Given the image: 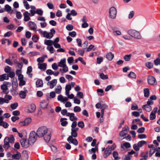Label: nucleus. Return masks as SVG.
Segmentation results:
<instances>
[{
  "mask_svg": "<svg viewBox=\"0 0 160 160\" xmlns=\"http://www.w3.org/2000/svg\"><path fill=\"white\" fill-rule=\"evenodd\" d=\"M18 105L17 103H15L11 105V107L12 109H15L18 106Z\"/></svg>",
  "mask_w": 160,
  "mask_h": 160,
  "instance_id": "54",
  "label": "nucleus"
},
{
  "mask_svg": "<svg viewBox=\"0 0 160 160\" xmlns=\"http://www.w3.org/2000/svg\"><path fill=\"white\" fill-rule=\"evenodd\" d=\"M44 57H40V58H38L37 59V62H39V63L43 62L44 61Z\"/></svg>",
  "mask_w": 160,
  "mask_h": 160,
  "instance_id": "55",
  "label": "nucleus"
},
{
  "mask_svg": "<svg viewBox=\"0 0 160 160\" xmlns=\"http://www.w3.org/2000/svg\"><path fill=\"white\" fill-rule=\"evenodd\" d=\"M57 82L56 79H54L51 81L48 82L47 83V85L49 86L51 89H52L56 86Z\"/></svg>",
  "mask_w": 160,
  "mask_h": 160,
  "instance_id": "11",
  "label": "nucleus"
},
{
  "mask_svg": "<svg viewBox=\"0 0 160 160\" xmlns=\"http://www.w3.org/2000/svg\"><path fill=\"white\" fill-rule=\"evenodd\" d=\"M155 156L157 157H160V148H158V150L155 153Z\"/></svg>",
  "mask_w": 160,
  "mask_h": 160,
  "instance_id": "64",
  "label": "nucleus"
},
{
  "mask_svg": "<svg viewBox=\"0 0 160 160\" xmlns=\"http://www.w3.org/2000/svg\"><path fill=\"white\" fill-rule=\"evenodd\" d=\"M128 76L131 78H135L136 77V74L133 72H131L128 74Z\"/></svg>",
  "mask_w": 160,
  "mask_h": 160,
  "instance_id": "40",
  "label": "nucleus"
},
{
  "mask_svg": "<svg viewBox=\"0 0 160 160\" xmlns=\"http://www.w3.org/2000/svg\"><path fill=\"white\" fill-rule=\"evenodd\" d=\"M157 112V109L154 108L153 110L152 111L150 115V120H153L156 117V113Z\"/></svg>",
  "mask_w": 160,
  "mask_h": 160,
  "instance_id": "16",
  "label": "nucleus"
},
{
  "mask_svg": "<svg viewBox=\"0 0 160 160\" xmlns=\"http://www.w3.org/2000/svg\"><path fill=\"white\" fill-rule=\"evenodd\" d=\"M147 79L148 83L149 84L156 85L157 84L156 79L152 76H148Z\"/></svg>",
  "mask_w": 160,
  "mask_h": 160,
  "instance_id": "8",
  "label": "nucleus"
},
{
  "mask_svg": "<svg viewBox=\"0 0 160 160\" xmlns=\"http://www.w3.org/2000/svg\"><path fill=\"white\" fill-rule=\"evenodd\" d=\"M123 146L127 148H129L131 147L130 144L128 142H126L123 143Z\"/></svg>",
  "mask_w": 160,
  "mask_h": 160,
  "instance_id": "50",
  "label": "nucleus"
},
{
  "mask_svg": "<svg viewBox=\"0 0 160 160\" xmlns=\"http://www.w3.org/2000/svg\"><path fill=\"white\" fill-rule=\"evenodd\" d=\"M28 23L29 26L31 29L33 30H36L37 28V26L36 24L34 22L30 21Z\"/></svg>",
  "mask_w": 160,
  "mask_h": 160,
  "instance_id": "20",
  "label": "nucleus"
},
{
  "mask_svg": "<svg viewBox=\"0 0 160 160\" xmlns=\"http://www.w3.org/2000/svg\"><path fill=\"white\" fill-rule=\"evenodd\" d=\"M53 43V41L51 40H46L44 41V44L48 46L52 45Z\"/></svg>",
  "mask_w": 160,
  "mask_h": 160,
  "instance_id": "31",
  "label": "nucleus"
},
{
  "mask_svg": "<svg viewBox=\"0 0 160 160\" xmlns=\"http://www.w3.org/2000/svg\"><path fill=\"white\" fill-rule=\"evenodd\" d=\"M22 147L27 148L29 146L28 142H27L26 139L25 138H22L20 141Z\"/></svg>",
  "mask_w": 160,
  "mask_h": 160,
  "instance_id": "13",
  "label": "nucleus"
},
{
  "mask_svg": "<svg viewBox=\"0 0 160 160\" xmlns=\"http://www.w3.org/2000/svg\"><path fill=\"white\" fill-rule=\"evenodd\" d=\"M160 59L158 58H157L154 61L155 64L157 66L159 64H160Z\"/></svg>",
  "mask_w": 160,
  "mask_h": 160,
  "instance_id": "59",
  "label": "nucleus"
},
{
  "mask_svg": "<svg viewBox=\"0 0 160 160\" xmlns=\"http://www.w3.org/2000/svg\"><path fill=\"white\" fill-rule=\"evenodd\" d=\"M50 31V32H49L45 31L44 37L47 38L51 39L53 37V34L55 32V31L53 28L51 29Z\"/></svg>",
  "mask_w": 160,
  "mask_h": 160,
  "instance_id": "7",
  "label": "nucleus"
},
{
  "mask_svg": "<svg viewBox=\"0 0 160 160\" xmlns=\"http://www.w3.org/2000/svg\"><path fill=\"white\" fill-rule=\"evenodd\" d=\"M131 56V54L126 55L123 57V58L125 61H128L130 60Z\"/></svg>",
  "mask_w": 160,
  "mask_h": 160,
  "instance_id": "34",
  "label": "nucleus"
},
{
  "mask_svg": "<svg viewBox=\"0 0 160 160\" xmlns=\"http://www.w3.org/2000/svg\"><path fill=\"white\" fill-rule=\"evenodd\" d=\"M37 138L35 132L34 131L31 132L30 133L28 141L29 145H32L36 141Z\"/></svg>",
  "mask_w": 160,
  "mask_h": 160,
  "instance_id": "4",
  "label": "nucleus"
},
{
  "mask_svg": "<svg viewBox=\"0 0 160 160\" xmlns=\"http://www.w3.org/2000/svg\"><path fill=\"white\" fill-rule=\"evenodd\" d=\"M47 5L48 8L49 9H52L54 8V6L53 4L51 2L48 3Z\"/></svg>",
  "mask_w": 160,
  "mask_h": 160,
  "instance_id": "43",
  "label": "nucleus"
},
{
  "mask_svg": "<svg viewBox=\"0 0 160 160\" xmlns=\"http://www.w3.org/2000/svg\"><path fill=\"white\" fill-rule=\"evenodd\" d=\"M62 88L61 85H58L55 89V92L57 94H59L61 93Z\"/></svg>",
  "mask_w": 160,
  "mask_h": 160,
  "instance_id": "33",
  "label": "nucleus"
},
{
  "mask_svg": "<svg viewBox=\"0 0 160 160\" xmlns=\"http://www.w3.org/2000/svg\"><path fill=\"white\" fill-rule=\"evenodd\" d=\"M77 125V122L76 121H73L71 125V127L72 128L71 129H76L77 128H76V127Z\"/></svg>",
  "mask_w": 160,
  "mask_h": 160,
  "instance_id": "56",
  "label": "nucleus"
},
{
  "mask_svg": "<svg viewBox=\"0 0 160 160\" xmlns=\"http://www.w3.org/2000/svg\"><path fill=\"white\" fill-rule=\"evenodd\" d=\"M67 119L66 118H61L60 119V121L61 122V125L63 127L66 126L68 123V122L66 120Z\"/></svg>",
  "mask_w": 160,
  "mask_h": 160,
  "instance_id": "24",
  "label": "nucleus"
},
{
  "mask_svg": "<svg viewBox=\"0 0 160 160\" xmlns=\"http://www.w3.org/2000/svg\"><path fill=\"white\" fill-rule=\"evenodd\" d=\"M111 150L109 148H107L104 152L103 156L104 158H107L111 153Z\"/></svg>",
  "mask_w": 160,
  "mask_h": 160,
  "instance_id": "18",
  "label": "nucleus"
},
{
  "mask_svg": "<svg viewBox=\"0 0 160 160\" xmlns=\"http://www.w3.org/2000/svg\"><path fill=\"white\" fill-rule=\"evenodd\" d=\"M100 77L101 79L103 80L106 79L108 78V75H104L103 73L100 74Z\"/></svg>",
  "mask_w": 160,
  "mask_h": 160,
  "instance_id": "35",
  "label": "nucleus"
},
{
  "mask_svg": "<svg viewBox=\"0 0 160 160\" xmlns=\"http://www.w3.org/2000/svg\"><path fill=\"white\" fill-rule=\"evenodd\" d=\"M28 93V91L26 90L24 91H21L19 92V95L20 97L22 99L25 98L26 94Z\"/></svg>",
  "mask_w": 160,
  "mask_h": 160,
  "instance_id": "22",
  "label": "nucleus"
},
{
  "mask_svg": "<svg viewBox=\"0 0 160 160\" xmlns=\"http://www.w3.org/2000/svg\"><path fill=\"white\" fill-rule=\"evenodd\" d=\"M66 28L68 31H70L72 30L73 29V27L71 24H68L66 26Z\"/></svg>",
  "mask_w": 160,
  "mask_h": 160,
  "instance_id": "46",
  "label": "nucleus"
},
{
  "mask_svg": "<svg viewBox=\"0 0 160 160\" xmlns=\"http://www.w3.org/2000/svg\"><path fill=\"white\" fill-rule=\"evenodd\" d=\"M36 133L39 138L44 136V139L46 142H48L51 138V132L46 127L42 126L39 128Z\"/></svg>",
  "mask_w": 160,
  "mask_h": 160,
  "instance_id": "1",
  "label": "nucleus"
},
{
  "mask_svg": "<svg viewBox=\"0 0 160 160\" xmlns=\"http://www.w3.org/2000/svg\"><path fill=\"white\" fill-rule=\"evenodd\" d=\"M67 116H69V117L70 120L72 121H73L74 120H77V118L75 116V114L73 113L68 112L67 113Z\"/></svg>",
  "mask_w": 160,
  "mask_h": 160,
  "instance_id": "17",
  "label": "nucleus"
},
{
  "mask_svg": "<svg viewBox=\"0 0 160 160\" xmlns=\"http://www.w3.org/2000/svg\"><path fill=\"white\" fill-rule=\"evenodd\" d=\"M8 79L9 78H8L7 74L5 73L0 75V81H2L4 80H8Z\"/></svg>",
  "mask_w": 160,
  "mask_h": 160,
  "instance_id": "26",
  "label": "nucleus"
},
{
  "mask_svg": "<svg viewBox=\"0 0 160 160\" xmlns=\"http://www.w3.org/2000/svg\"><path fill=\"white\" fill-rule=\"evenodd\" d=\"M48 103L45 101H43L40 103V106L41 108L44 109L47 108Z\"/></svg>",
  "mask_w": 160,
  "mask_h": 160,
  "instance_id": "29",
  "label": "nucleus"
},
{
  "mask_svg": "<svg viewBox=\"0 0 160 160\" xmlns=\"http://www.w3.org/2000/svg\"><path fill=\"white\" fill-rule=\"evenodd\" d=\"M133 148L136 151H138L139 149V147L138 144H134L133 145Z\"/></svg>",
  "mask_w": 160,
  "mask_h": 160,
  "instance_id": "61",
  "label": "nucleus"
},
{
  "mask_svg": "<svg viewBox=\"0 0 160 160\" xmlns=\"http://www.w3.org/2000/svg\"><path fill=\"white\" fill-rule=\"evenodd\" d=\"M31 119L30 118H27L24 120L26 124L27 125H28L31 123Z\"/></svg>",
  "mask_w": 160,
  "mask_h": 160,
  "instance_id": "51",
  "label": "nucleus"
},
{
  "mask_svg": "<svg viewBox=\"0 0 160 160\" xmlns=\"http://www.w3.org/2000/svg\"><path fill=\"white\" fill-rule=\"evenodd\" d=\"M73 58L72 57H69L67 59L68 62L70 65L71 64V63L73 62Z\"/></svg>",
  "mask_w": 160,
  "mask_h": 160,
  "instance_id": "52",
  "label": "nucleus"
},
{
  "mask_svg": "<svg viewBox=\"0 0 160 160\" xmlns=\"http://www.w3.org/2000/svg\"><path fill=\"white\" fill-rule=\"evenodd\" d=\"M14 141V138L12 135H11L10 138L6 137L4 140V144L3 147L5 149L10 147L9 143H13Z\"/></svg>",
  "mask_w": 160,
  "mask_h": 160,
  "instance_id": "2",
  "label": "nucleus"
},
{
  "mask_svg": "<svg viewBox=\"0 0 160 160\" xmlns=\"http://www.w3.org/2000/svg\"><path fill=\"white\" fill-rule=\"evenodd\" d=\"M69 35L72 37H74L76 35V32L75 31H72L69 32L68 34Z\"/></svg>",
  "mask_w": 160,
  "mask_h": 160,
  "instance_id": "58",
  "label": "nucleus"
},
{
  "mask_svg": "<svg viewBox=\"0 0 160 160\" xmlns=\"http://www.w3.org/2000/svg\"><path fill=\"white\" fill-rule=\"evenodd\" d=\"M36 109V107L34 104H32L28 107L27 112L29 113L34 112Z\"/></svg>",
  "mask_w": 160,
  "mask_h": 160,
  "instance_id": "12",
  "label": "nucleus"
},
{
  "mask_svg": "<svg viewBox=\"0 0 160 160\" xmlns=\"http://www.w3.org/2000/svg\"><path fill=\"white\" fill-rule=\"evenodd\" d=\"M144 96L145 97H148L150 95L149 89L148 88L144 89Z\"/></svg>",
  "mask_w": 160,
  "mask_h": 160,
  "instance_id": "32",
  "label": "nucleus"
},
{
  "mask_svg": "<svg viewBox=\"0 0 160 160\" xmlns=\"http://www.w3.org/2000/svg\"><path fill=\"white\" fill-rule=\"evenodd\" d=\"M58 66L62 68L68 67L66 64V60L65 58L60 60V61L58 62Z\"/></svg>",
  "mask_w": 160,
  "mask_h": 160,
  "instance_id": "14",
  "label": "nucleus"
},
{
  "mask_svg": "<svg viewBox=\"0 0 160 160\" xmlns=\"http://www.w3.org/2000/svg\"><path fill=\"white\" fill-rule=\"evenodd\" d=\"M118 153L115 151H114L113 152V156L114 158L115 159H118L120 158L118 157Z\"/></svg>",
  "mask_w": 160,
  "mask_h": 160,
  "instance_id": "41",
  "label": "nucleus"
},
{
  "mask_svg": "<svg viewBox=\"0 0 160 160\" xmlns=\"http://www.w3.org/2000/svg\"><path fill=\"white\" fill-rule=\"evenodd\" d=\"M38 68L41 70L44 71L46 69L47 64L46 63L38 64Z\"/></svg>",
  "mask_w": 160,
  "mask_h": 160,
  "instance_id": "21",
  "label": "nucleus"
},
{
  "mask_svg": "<svg viewBox=\"0 0 160 160\" xmlns=\"http://www.w3.org/2000/svg\"><path fill=\"white\" fill-rule=\"evenodd\" d=\"M81 109L79 106H75L74 108L73 111L75 112H78L81 111Z\"/></svg>",
  "mask_w": 160,
  "mask_h": 160,
  "instance_id": "44",
  "label": "nucleus"
},
{
  "mask_svg": "<svg viewBox=\"0 0 160 160\" xmlns=\"http://www.w3.org/2000/svg\"><path fill=\"white\" fill-rule=\"evenodd\" d=\"M146 143V142L145 141L142 140V141H141L139 142H138V145L139 146V147H142V146L144 145V144Z\"/></svg>",
  "mask_w": 160,
  "mask_h": 160,
  "instance_id": "48",
  "label": "nucleus"
},
{
  "mask_svg": "<svg viewBox=\"0 0 160 160\" xmlns=\"http://www.w3.org/2000/svg\"><path fill=\"white\" fill-rule=\"evenodd\" d=\"M9 82H4L3 84L1 86V88L3 92L5 94H7L8 93V86L7 84H8Z\"/></svg>",
  "mask_w": 160,
  "mask_h": 160,
  "instance_id": "9",
  "label": "nucleus"
},
{
  "mask_svg": "<svg viewBox=\"0 0 160 160\" xmlns=\"http://www.w3.org/2000/svg\"><path fill=\"white\" fill-rule=\"evenodd\" d=\"M68 70V67H65V68H60L59 69V71L62 72V74L63 73L67 72Z\"/></svg>",
  "mask_w": 160,
  "mask_h": 160,
  "instance_id": "38",
  "label": "nucleus"
},
{
  "mask_svg": "<svg viewBox=\"0 0 160 160\" xmlns=\"http://www.w3.org/2000/svg\"><path fill=\"white\" fill-rule=\"evenodd\" d=\"M8 78L10 77L11 78H13L15 76V73L13 72H11L8 74H7Z\"/></svg>",
  "mask_w": 160,
  "mask_h": 160,
  "instance_id": "49",
  "label": "nucleus"
},
{
  "mask_svg": "<svg viewBox=\"0 0 160 160\" xmlns=\"http://www.w3.org/2000/svg\"><path fill=\"white\" fill-rule=\"evenodd\" d=\"M31 36V33L29 31L26 32L25 34V36L26 38H29Z\"/></svg>",
  "mask_w": 160,
  "mask_h": 160,
  "instance_id": "62",
  "label": "nucleus"
},
{
  "mask_svg": "<svg viewBox=\"0 0 160 160\" xmlns=\"http://www.w3.org/2000/svg\"><path fill=\"white\" fill-rule=\"evenodd\" d=\"M47 49L52 53L54 52V49L52 46H48L47 47Z\"/></svg>",
  "mask_w": 160,
  "mask_h": 160,
  "instance_id": "42",
  "label": "nucleus"
},
{
  "mask_svg": "<svg viewBox=\"0 0 160 160\" xmlns=\"http://www.w3.org/2000/svg\"><path fill=\"white\" fill-rule=\"evenodd\" d=\"M114 57V54L111 52L108 53L106 55L107 58L109 61L112 60Z\"/></svg>",
  "mask_w": 160,
  "mask_h": 160,
  "instance_id": "27",
  "label": "nucleus"
},
{
  "mask_svg": "<svg viewBox=\"0 0 160 160\" xmlns=\"http://www.w3.org/2000/svg\"><path fill=\"white\" fill-rule=\"evenodd\" d=\"M117 11L116 9L114 7L110 8L109 10V17L112 19L115 18L117 15Z\"/></svg>",
  "mask_w": 160,
  "mask_h": 160,
  "instance_id": "6",
  "label": "nucleus"
},
{
  "mask_svg": "<svg viewBox=\"0 0 160 160\" xmlns=\"http://www.w3.org/2000/svg\"><path fill=\"white\" fill-rule=\"evenodd\" d=\"M78 128H77L76 129H71V135L70 136H72V137L76 138L78 136L77 132L78 130Z\"/></svg>",
  "mask_w": 160,
  "mask_h": 160,
  "instance_id": "19",
  "label": "nucleus"
},
{
  "mask_svg": "<svg viewBox=\"0 0 160 160\" xmlns=\"http://www.w3.org/2000/svg\"><path fill=\"white\" fill-rule=\"evenodd\" d=\"M38 39L39 38L36 35H33L32 38V39L33 41L35 42H38Z\"/></svg>",
  "mask_w": 160,
  "mask_h": 160,
  "instance_id": "47",
  "label": "nucleus"
},
{
  "mask_svg": "<svg viewBox=\"0 0 160 160\" xmlns=\"http://www.w3.org/2000/svg\"><path fill=\"white\" fill-rule=\"evenodd\" d=\"M146 66L148 68L150 69L153 67V64L151 62H148L146 63Z\"/></svg>",
  "mask_w": 160,
  "mask_h": 160,
  "instance_id": "37",
  "label": "nucleus"
},
{
  "mask_svg": "<svg viewBox=\"0 0 160 160\" xmlns=\"http://www.w3.org/2000/svg\"><path fill=\"white\" fill-rule=\"evenodd\" d=\"M77 95L81 98H83V93L82 92H78L77 93Z\"/></svg>",
  "mask_w": 160,
  "mask_h": 160,
  "instance_id": "63",
  "label": "nucleus"
},
{
  "mask_svg": "<svg viewBox=\"0 0 160 160\" xmlns=\"http://www.w3.org/2000/svg\"><path fill=\"white\" fill-rule=\"evenodd\" d=\"M128 33L131 37L135 38L140 39L142 38L140 33L136 30L133 29L130 30L128 31Z\"/></svg>",
  "mask_w": 160,
  "mask_h": 160,
  "instance_id": "3",
  "label": "nucleus"
},
{
  "mask_svg": "<svg viewBox=\"0 0 160 160\" xmlns=\"http://www.w3.org/2000/svg\"><path fill=\"white\" fill-rule=\"evenodd\" d=\"M24 6L27 10L30 8L29 5L27 1H24L23 2Z\"/></svg>",
  "mask_w": 160,
  "mask_h": 160,
  "instance_id": "45",
  "label": "nucleus"
},
{
  "mask_svg": "<svg viewBox=\"0 0 160 160\" xmlns=\"http://www.w3.org/2000/svg\"><path fill=\"white\" fill-rule=\"evenodd\" d=\"M23 15L24 17V21L25 22H27L29 21L30 19V13H29L28 11H25L23 13Z\"/></svg>",
  "mask_w": 160,
  "mask_h": 160,
  "instance_id": "15",
  "label": "nucleus"
},
{
  "mask_svg": "<svg viewBox=\"0 0 160 160\" xmlns=\"http://www.w3.org/2000/svg\"><path fill=\"white\" fill-rule=\"evenodd\" d=\"M43 13V11L41 9H37L36 10V13L40 15H42Z\"/></svg>",
  "mask_w": 160,
  "mask_h": 160,
  "instance_id": "53",
  "label": "nucleus"
},
{
  "mask_svg": "<svg viewBox=\"0 0 160 160\" xmlns=\"http://www.w3.org/2000/svg\"><path fill=\"white\" fill-rule=\"evenodd\" d=\"M145 130V128L143 127H142L139 128L137 132L139 133H142L144 132Z\"/></svg>",
  "mask_w": 160,
  "mask_h": 160,
  "instance_id": "60",
  "label": "nucleus"
},
{
  "mask_svg": "<svg viewBox=\"0 0 160 160\" xmlns=\"http://www.w3.org/2000/svg\"><path fill=\"white\" fill-rule=\"evenodd\" d=\"M12 98V96L11 95L6 94L5 95L4 98L0 97V105L3 104L4 103H8L9 101Z\"/></svg>",
  "mask_w": 160,
  "mask_h": 160,
  "instance_id": "5",
  "label": "nucleus"
},
{
  "mask_svg": "<svg viewBox=\"0 0 160 160\" xmlns=\"http://www.w3.org/2000/svg\"><path fill=\"white\" fill-rule=\"evenodd\" d=\"M5 10L11 13H12L13 12V10L11 9V7L8 4H7L5 6Z\"/></svg>",
  "mask_w": 160,
  "mask_h": 160,
  "instance_id": "30",
  "label": "nucleus"
},
{
  "mask_svg": "<svg viewBox=\"0 0 160 160\" xmlns=\"http://www.w3.org/2000/svg\"><path fill=\"white\" fill-rule=\"evenodd\" d=\"M67 141L69 143H72L75 146L78 144L77 140L75 138L72 137V136H69L67 138Z\"/></svg>",
  "mask_w": 160,
  "mask_h": 160,
  "instance_id": "10",
  "label": "nucleus"
},
{
  "mask_svg": "<svg viewBox=\"0 0 160 160\" xmlns=\"http://www.w3.org/2000/svg\"><path fill=\"white\" fill-rule=\"evenodd\" d=\"M77 124L78 126L81 128H84V124L83 121H80L78 122Z\"/></svg>",
  "mask_w": 160,
  "mask_h": 160,
  "instance_id": "39",
  "label": "nucleus"
},
{
  "mask_svg": "<svg viewBox=\"0 0 160 160\" xmlns=\"http://www.w3.org/2000/svg\"><path fill=\"white\" fill-rule=\"evenodd\" d=\"M36 86L37 87H41L43 86L42 81L41 79L38 80L36 82Z\"/></svg>",
  "mask_w": 160,
  "mask_h": 160,
  "instance_id": "28",
  "label": "nucleus"
},
{
  "mask_svg": "<svg viewBox=\"0 0 160 160\" xmlns=\"http://www.w3.org/2000/svg\"><path fill=\"white\" fill-rule=\"evenodd\" d=\"M0 126L3 127L5 128H6L9 126V124L6 122L3 121H2V122L0 123Z\"/></svg>",
  "mask_w": 160,
  "mask_h": 160,
  "instance_id": "36",
  "label": "nucleus"
},
{
  "mask_svg": "<svg viewBox=\"0 0 160 160\" xmlns=\"http://www.w3.org/2000/svg\"><path fill=\"white\" fill-rule=\"evenodd\" d=\"M58 65L56 63H54L52 65V68L54 70H56L58 69Z\"/></svg>",
  "mask_w": 160,
  "mask_h": 160,
  "instance_id": "57",
  "label": "nucleus"
},
{
  "mask_svg": "<svg viewBox=\"0 0 160 160\" xmlns=\"http://www.w3.org/2000/svg\"><path fill=\"white\" fill-rule=\"evenodd\" d=\"M142 108L147 112H150L152 110L151 107L150 105L147 104L143 105Z\"/></svg>",
  "mask_w": 160,
  "mask_h": 160,
  "instance_id": "25",
  "label": "nucleus"
},
{
  "mask_svg": "<svg viewBox=\"0 0 160 160\" xmlns=\"http://www.w3.org/2000/svg\"><path fill=\"white\" fill-rule=\"evenodd\" d=\"M21 157V154L20 152L17 151V153L12 155V157L13 159L18 160Z\"/></svg>",
  "mask_w": 160,
  "mask_h": 160,
  "instance_id": "23",
  "label": "nucleus"
}]
</instances>
